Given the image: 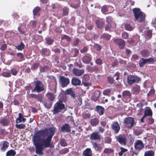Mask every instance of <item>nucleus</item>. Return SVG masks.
<instances>
[{"instance_id":"obj_61","label":"nucleus","mask_w":156,"mask_h":156,"mask_svg":"<svg viewBox=\"0 0 156 156\" xmlns=\"http://www.w3.org/2000/svg\"><path fill=\"white\" fill-rule=\"evenodd\" d=\"M17 56L20 57L21 58H23V55L21 53H18L17 54Z\"/></svg>"},{"instance_id":"obj_33","label":"nucleus","mask_w":156,"mask_h":156,"mask_svg":"<svg viewBox=\"0 0 156 156\" xmlns=\"http://www.w3.org/2000/svg\"><path fill=\"white\" fill-rule=\"evenodd\" d=\"M40 9L39 7H35L33 10V12L34 15L37 14L38 12L40 11Z\"/></svg>"},{"instance_id":"obj_41","label":"nucleus","mask_w":156,"mask_h":156,"mask_svg":"<svg viewBox=\"0 0 156 156\" xmlns=\"http://www.w3.org/2000/svg\"><path fill=\"white\" fill-rule=\"evenodd\" d=\"M102 11L103 13H105L107 11V8L106 6H104L102 9Z\"/></svg>"},{"instance_id":"obj_15","label":"nucleus","mask_w":156,"mask_h":156,"mask_svg":"<svg viewBox=\"0 0 156 156\" xmlns=\"http://www.w3.org/2000/svg\"><path fill=\"white\" fill-rule=\"evenodd\" d=\"M100 138V136L99 134V133L95 132L91 134L90 138L93 140H98Z\"/></svg>"},{"instance_id":"obj_45","label":"nucleus","mask_w":156,"mask_h":156,"mask_svg":"<svg viewBox=\"0 0 156 156\" xmlns=\"http://www.w3.org/2000/svg\"><path fill=\"white\" fill-rule=\"evenodd\" d=\"M16 126L17 128L19 129H23V128L25 126L24 125L22 124H19V125H16Z\"/></svg>"},{"instance_id":"obj_59","label":"nucleus","mask_w":156,"mask_h":156,"mask_svg":"<svg viewBox=\"0 0 156 156\" xmlns=\"http://www.w3.org/2000/svg\"><path fill=\"white\" fill-rule=\"evenodd\" d=\"M87 50V48H84L83 49L81 50V52L82 53H84Z\"/></svg>"},{"instance_id":"obj_55","label":"nucleus","mask_w":156,"mask_h":156,"mask_svg":"<svg viewBox=\"0 0 156 156\" xmlns=\"http://www.w3.org/2000/svg\"><path fill=\"white\" fill-rule=\"evenodd\" d=\"M96 63L97 64L100 65L102 63V61L101 59H98L96 61Z\"/></svg>"},{"instance_id":"obj_1","label":"nucleus","mask_w":156,"mask_h":156,"mask_svg":"<svg viewBox=\"0 0 156 156\" xmlns=\"http://www.w3.org/2000/svg\"><path fill=\"white\" fill-rule=\"evenodd\" d=\"M53 135V132L50 129L39 131L35 133L33 140L34 144L36 147V153L40 155L43 154V149L50 145Z\"/></svg>"},{"instance_id":"obj_31","label":"nucleus","mask_w":156,"mask_h":156,"mask_svg":"<svg viewBox=\"0 0 156 156\" xmlns=\"http://www.w3.org/2000/svg\"><path fill=\"white\" fill-rule=\"evenodd\" d=\"M146 63H147L146 59L142 58L140 61L139 65L140 67H142Z\"/></svg>"},{"instance_id":"obj_60","label":"nucleus","mask_w":156,"mask_h":156,"mask_svg":"<svg viewBox=\"0 0 156 156\" xmlns=\"http://www.w3.org/2000/svg\"><path fill=\"white\" fill-rule=\"evenodd\" d=\"M6 48V45L5 44H4L2 45L1 49L2 50H4Z\"/></svg>"},{"instance_id":"obj_37","label":"nucleus","mask_w":156,"mask_h":156,"mask_svg":"<svg viewBox=\"0 0 156 156\" xmlns=\"http://www.w3.org/2000/svg\"><path fill=\"white\" fill-rule=\"evenodd\" d=\"M89 76L88 75L85 74L83 76V81H87L89 79Z\"/></svg>"},{"instance_id":"obj_2","label":"nucleus","mask_w":156,"mask_h":156,"mask_svg":"<svg viewBox=\"0 0 156 156\" xmlns=\"http://www.w3.org/2000/svg\"><path fill=\"white\" fill-rule=\"evenodd\" d=\"M133 12L135 19L137 21L141 22L144 20L145 15L139 9H133Z\"/></svg>"},{"instance_id":"obj_22","label":"nucleus","mask_w":156,"mask_h":156,"mask_svg":"<svg viewBox=\"0 0 156 156\" xmlns=\"http://www.w3.org/2000/svg\"><path fill=\"white\" fill-rule=\"evenodd\" d=\"M154 152L152 150H149L146 151L145 153L144 156H154Z\"/></svg>"},{"instance_id":"obj_12","label":"nucleus","mask_w":156,"mask_h":156,"mask_svg":"<svg viewBox=\"0 0 156 156\" xmlns=\"http://www.w3.org/2000/svg\"><path fill=\"white\" fill-rule=\"evenodd\" d=\"M71 83L73 85L77 86L80 85L81 83V82L77 78L74 77L72 79Z\"/></svg>"},{"instance_id":"obj_25","label":"nucleus","mask_w":156,"mask_h":156,"mask_svg":"<svg viewBox=\"0 0 156 156\" xmlns=\"http://www.w3.org/2000/svg\"><path fill=\"white\" fill-rule=\"evenodd\" d=\"M47 96L49 99L53 100L55 98V95L51 93H48L47 94Z\"/></svg>"},{"instance_id":"obj_42","label":"nucleus","mask_w":156,"mask_h":156,"mask_svg":"<svg viewBox=\"0 0 156 156\" xmlns=\"http://www.w3.org/2000/svg\"><path fill=\"white\" fill-rule=\"evenodd\" d=\"M24 47V44L23 43H22L20 45H19L17 46L16 48L18 50H22Z\"/></svg>"},{"instance_id":"obj_56","label":"nucleus","mask_w":156,"mask_h":156,"mask_svg":"<svg viewBox=\"0 0 156 156\" xmlns=\"http://www.w3.org/2000/svg\"><path fill=\"white\" fill-rule=\"evenodd\" d=\"M148 122L150 124H152L154 122V120L152 118H150L148 119Z\"/></svg>"},{"instance_id":"obj_30","label":"nucleus","mask_w":156,"mask_h":156,"mask_svg":"<svg viewBox=\"0 0 156 156\" xmlns=\"http://www.w3.org/2000/svg\"><path fill=\"white\" fill-rule=\"evenodd\" d=\"M9 145V143L7 142H4L3 145L2 147L1 150L3 151H4L7 148Z\"/></svg>"},{"instance_id":"obj_8","label":"nucleus","mask_w":156,"mask_h":156,"mask_svg":"<svg viewBox=\"0 0 156 156\" xmlns=\"http://www.w3.org/2000/svg\"><path fill=\"white\" fill-rule=\"evenodd\" d=\"M43 86L42 84L40 82L37 81L36 83L35 88L32 90V92L36 91L37 92H39L43 90Z\"/></svg>"},{"instance_id":"obj_51","label":"nucleus","mask_w":156,"mask_h":156,"mask_svg":"<svg viewBox=\"0 0 156 156\" xmlns=\"http://www.w3.org/2000/svg\"><path fill=\"white\" fill-rule=\"evenodd\" d=\"M128 37V34L126 32L123 33L122 34V37L123 38L126 39Z\"/></svg>"},{"instance_id":"obj_62","label":"nucleus","mask_w":156,"mask_h":156,"mask_svg":"<svg viewBox=\"0 0 156 156\" xmlns=\"http://www.w3.org/2000/svg\"><path fill=\"white\" fill-rule=\"evenodd\" d=\"M143 112V110L142 109H140L139 110V112L138 113V115H140L142 114Z\"/></svg>"},{"instance_id":"obj_32","label":"nucleus","mask_w":156,"mask_h":156,"mask_svg":"<svg viewBox=\"0 0 156 156\" xmlns=\"http://www.w3.org/2000/svg\"><path fill=\"white\" fill-rule=\"evenodd\" d=\"M93 146L96 150L99 151L101 148V146L99 144H98L96 143L93 144Z\"/></svg>"},{"instance_id":"obj_14","label":"nucleus","mask_w":156,"mask_h":156,"mask_svg":"<svg viewBox=\"0 0 156 156\" xmlns=\"http://www.w3.org/2000/svg\"><path fill=\"white\" fill-rule=\"evenodd\" d=\"M100 95V92L99 91H96L94 92L92 96V99L95 101L99 98Z\"/></svg>"},{"instance_id":"obj_20","label":"nucleus","mask_w":156,"mask_h":156,"mask_svg":"<svg viewBox=\"0 0 156 156\" xmlns=\"http://www.w3.org/2000/svg\"><path fill=\"white\" fill-rule=\"evenodd\" d=\"M62 130L63 132H69L70 131L69 126V125L66 124L62 126Z\"/></svg>"},{"instance_id":"obj_63","label":"nucleus","mask_w":156,"mask_h":156,"mask_svg":"<svg viewBox=\"0 0 156 156\" xmlns=\"http://www.w3.org/2000/svg\"><path fill=\"white\" fill-rule=\"evenodd\" d=\"M43 103L45 107H46L47 108H49V106H48L47 105V103H46L44 101V102H43Z\"/></svg>"},{"instance_id":"obj_54","label":"nucleus","mask_w":156,"mask_h":156,"mask_svg":"<svg viewBox=\"0 0 156 156\" xmlns=\"http://www.w3.org/2000/svg\"><path fill=\"white\" fill-rule=\"evenodd\" d=\"M90 115L88 113L85 114L83 115V117L86 119L89 118H90Z\"/></svg>"},{"instance_id":"obj_48","label":"nucleus","mask_w":156,"mask_h":156,"mask_svg":"<svg viewBox=\"0 0 156 156\" xmlns=\"http://www.w3.org/2000/svg\"><path fill=\"white\" fill-rule=\"evenodd\" d=\"M11 73L12 75H16L17 73V71L14 69H13L11 70Z\"/></svg>"},{"instance_id":"obj_9","label":"nucleus","mask_w":156,"mask_h":156,"mask_svg":"<svg viewBox=\"0 0 156 156\" xmlns=\"http://www.w3.org/2000/svg\"><path fill=\"white\" fill-rule=\"evenodd\" d=\"M73 73L76 76H80L84 73V70L83 69H74L73 70Z\"/></svg>"},{"instance_id":"obj_5","label":"nucleus","mask_w":156,"mask_h":156,"mask_svg":"<svg viewBox=\"0 0 156 156\" xmlns=\"http://www.w3.org/2000/svg\"><path fill=\"white\" fill-rule=\"evenodd\" d=\"M134 119L131 117L126 118L124 121V123L128 128L132 127L134 124Z\"/></svg>"},{"instance_id":"obj_18","label":"nucleus","mask_w":156,"mask_h":156,"mask_svg":"<svg viewBox=\"0 0 156 156\" xmlns=\"http://www.w3.org/2000/svg\"><path fill=\"white\" fill-rule=\"evenodd\" d=\"M92 154V151L90 149H87L83 152V155L84 156H91Z\"/></svg>"},{"instance_id":"obj_3","label":"nucleus","mask_w":156,"mask_h":156,"mask_svg":"<svg viewBox=\"0 0 156 156\" xmlns=\"http://www.w3.org/2000/svg\"><path fill=\"white\" fill-rule=\"evenodd\" d=\"M65 106L62 101H59L57 102L54 105V113L64 111L65 110Z\"/></svg>"},{"instance_id":"obj_64","label":"nucleus","mask_w":156,"mask_h":156,"mask_svg":"<svg viewBox=\"0 0 156 156\" xmlns=\"http://www.w3.org/2000/svg\"><path fill=\"white\" fill-rule=\"evenodd\" d=\"M99 131L101 133H103L104 130V129L101 127H99Z\"/></svg>"},{"instance_id":"obj_27","label":"nucleus","mask_w":156,"mask_h":156,"mask_svg":"<svg viewBox=\"0 0 156 156\" xmlns=\"http://www.w3.org/2000/svg\"><path fill=\"white\" fill-rule=\"evenodd\" d=\"M99 122V121L98 119H94L91 120V124L92 126H95L98 124Z\"/></svg>"},{"instance_id":"obj_16","label":"nucleus","mask_w":156,"mask_h":156,"mask_svg":"<svg viewBox=\"0 0 156 156\" xmlns=\"http://www.w3.org/2000/svg\"><path fill=\"white\" fill-rule=\"evenodd\" d=\"M26 119L24 118L23 115L21 113H19V117L16 119V122L17 123H19L20 122H24Z\"/></svg>"},{"instance_id":"obj_40","label":"nucleus","mask_w":156,"mask_h":156,"mask_svg":"<svg viewBox=\"0 0 156 156\" xmlns=\"http://www.w3.org/2000/svg\"><path fill=\"white\" fill-rule=\"evenodd\" d=\"M96 23L97 24V27L98 28L101 27L103 25V24L100 21H97Z\"/></svg>"},{"instance_id":"obj_26","label":"nucleus","mask_w":156,"mask_h":156,"mask_svg":"<svg viewBox=\"0 0 156 156\" xmlns=\"http://www.w3.org/2000/svg\"><path fill=\"white\" fill-rule=\"evenodd\" d=\"M2 75L5 77H10L11 76V74L10 72H4L2 73Z\"/></svg>"},{"instance_id":"obj_47","label":"nucleus","mask_w":156,"mask_h":156,"mask_svg":"<svg viewBox=\"0 0 156 156\" xmlns=\"http://www.w3.org/2000/svg\"><path fill=\"white\" fill-rule=\"evenodd\" d=\"M46 41L47 43L48 44H51L53 42V41L49 38H47L46 39Z\"/></svg>"},{"instance_id":"obj_34","label":"nucleus","mask_w":156,"mask_h":156,"mask_svg":"<svg viewBox=\"0 0 156 156\" xmlns=\"http://www.w3.org/2000/svg\"><path fill=\"white\" fill-rule=\"evenodd\" d=\"M146 60L147 63L149 64L151 63H153L154 62V59L152 58L146 59Z\"/></svg>"},{"instance_id":"obj_4","label":"nucleus","mask_w":156,"mask_h":156,"mask_svg":"<svg viewBox=\"0 0 156 156\" xmlns=\"http://www.w3.org/2000/svg\"><path fill=\"white\" fill-rule=\"evenodd\" d=\"M140 80V78L136 76L129 75L127 77V82L128 84L131 85L135 82H138Z\"/></svg>"},{"instance_id":"obj_23","label":"nucleus","mask_w":156,"mask_h":156,"mask_svg":"<svg viewBox=\"0 0 156 156\" xmlns=\"http://www.w3.org/2000/svg\"><path fill=\"white\" fill-rule=\"evenodd\" d=\"M16 154V152L13 150H11L6 153V156H14Z\"/></svg>"},{"instance_id":"obj_11","label":"nucleus","mask_w":156,"mask_h":156,"mask_svg":"<svg viewBox=\"0 0 156 156\" xmlns=\"http://www.w3.org/2000/svg\"><path fill=\"white\" fill-rule=\"evenodd\" d=\"M114 42L116 44H118L120 48H123L125 45V42L124 41L121 39H117L114 40Z\"/></svg>"},{"instance_id":"obj_43","label":"nucleus","mask_w":156,"mask_h":156,"mask_svg":"<svg viewBox=\"0 0 156 156\" xmlns=\"http://www.w3.org/2000/svg\"><path fill=\"white\" fill-rule=\"evenodd\" d=\"M113 150L111 149H105L104 151V152L105 153H108L112 152L113 151Z\"/></svg>"},{"instance_id":"obj_38","label":"nucleus","mask_w":156,"mask_h":156,"mask_svg":"<svg viewBox=\"0 0 156 156\" xmlns=\"http://www.w3.org/2000/svg\"><path fill=\"white\" fill-rule=\"evenodd\" d=\"M141 54L143 56H145L148 55L149 52L147 50H144L142 51Z\"/></svg>"},{"instance_id":"obj_35","label":"nucleus","mask_w":156,"mask_h":156,"mask_svg":"<svg viewBox=\"0 0 156 156\" xmlns=\"http://www.w3.org/2000/svg\"><path fill=\"white\" fill-rule=\"evenodd\" d=\"M125 28L126 30H133V28L131 27L130 25L126 24L125 25Z\"/></svg>"},{"instance_id":"obj_50","label":"nucleus","mask_w":156,"mask_h":156,"mask_svg":"<svg viewBox=\"0 0 156 156\" xmlns=\"http://www.w3.org/2000/svg\"><path fill=\"white\" fill-rule=\"evenodd\" d=\"M108 81L111 83H112L114 82V80L111 77H109L108 78Z\"/></svg>"},{"instance_id":"obj_52","label":"nucleus","mask_w":156,"mask_h":156,"mask_svg":"<svg viewBox=\"0 0 156 156\" xmlns=\"http://www.w3.org/2000/svg\"><path fill=\"white\" fill-rule=\"evenodd\" d=\"M119 73H115L114 77H115L116 79L117 80H118L119 79Z\"/></svg>"},{"instance_id":"obj_17","label":"nucleus","mask_w":156,"mask_h":156,"mask_svg":"<svg viewBox=\"0 0 156 156\" xmlns=\"http://www.w3.org/2000/svg\"><path fill=\"white\" fill-rule=\"evenodd\" d=\"M152 112L151 109L148 108L147 107L146 108L144 111V116H151L152 115Z\"/></svg>"},{"instance_id":"obj_29","label":"nucleus","mask_w":156,"mask_h":156,"mask_svg":"<svg viewBox=\"0 0 156 156\" xmlns=\"http://www.w3.org/2000/svg\"><path fill=\"white\" fill-rule=\"evenodd\" d=\"M1 123L3 126H6L8 124L9 121L6 119H3L0 121Z\"/></svg>"},{"instance_id":"obj_7","label":"nucleus","mask_w":156,"mask_h":156,"mask_svg":"<svg viewBox=\"0 0 156 156\" xmlns=\"http://www.w3.org/2000/svg\"><path fill=\"white\" fill-rule=\"evenodd\" d=\"M59 83L62 87L66 86L69 83V80L68 78H66L63 76L60 77Z\"/></svg>"},{"instance_id":"obj_19","label":"nucleus","mask_w":156,"mask_h":156,"mask_svg":"<svg viewBox=\"0 0 156 156\" xmlns=\"http://www.w3.org/2000/svg\"><path fill=\"white\" fill-rule=\"evenodd\" d=\"M65 94H70L73 98L75 97V94L74 93L72 89L71 88L67 89L65 91Z\"/></svg>"},{"instance_id":"obj_24","label":"nucleus","mask_w":156,"mask_h":156,"mask_svg":"<svg viewBox=\"0 0 156 156\" xmlns=\"http://www.w3.org/2000/svg\"><path fill=\"white\" fill-rule=\"evenodd\" d=\"M122 95L124 98H128L130 97V94L129 91H125L123 92Z\"/></svg>"},{"instance_id":"obj_44","label":"nucleus","mask_w":156,"mask_h":156,"mask_svg":"<svg viewBox=\"0 0 156 156\" xmlns=\"http://www.w3.org/2000/svg\"><path fill=\"white\" fill-rule=\"evenodd\" d=\"M68 12V9L66 8H64L63 9V14L64 15H66Z\"/></svg>"},{"instance_id":"obj_58","label":"nucleus","mask_w":156,"mask_h":156,"mask_svg":"<svg viewBox=\"0 0 156 156\" xmlns=\"http://www.w3.org/2000/svg\"><path fill=\"white\" fill-rule=\"evenodd\" d=\"M138 58V57L136 55H134L132 56V58L134 60H136Z\"/></svg>"},{"instance_id":"obj_39","label":"nucleus","mask_w":156,"mask_h":156,"mask_svg":"<svg viewBox=\"0 0 156 156\" xmlns=\"http://www.w3.org/2000/svg\"><path fill=\"white\" fill-rule=\"evenodd\" d=\"M111 92V90L110 89H108L106 90H105L103 92V94L105 95H109V94Z\"/></svg>"},{"instance_id":"obj_13","label":"nucleus","mask_w":156,"mask_h":156,"mask_svg":"<svg viewBox=\"0 0 156 156\" xmlns=\"http://www.w3.org/2000/svg\"><path fill=\"white\" fill-rule=\"evenodd\" d=\"M112 128L115 131L116 133H117L120 129V127L117 122H114L112 126Z\"/></svg>"},{"instance_id":"obj_46","label":"nucleus","mask_w":156,"mask_h":156,"mask_svg":"<svg viewBox=\"0 0 156 156\" xmlns=\"http://www.w3.org/2000/svg\"><path fill=\"white\" fill-rule=\"evenodd\" d=\"M102 37L104 38H105L107 40H109L110 37V36L108 34H104L102 35Z\"/></svg>"},{"instance_id":"obj_49","label":"nucleus","mask_w":156,"mask_h":156,"mask_svg":"<svg viewBox=\"0 0 156 156\" xmlns=\"http://www.w3.org/2000/svg\"><path fill=\"white\" fill-rule=\"evenodd\" d=\"M62 39H66L67 41H69L70 40V38L66 35H64L62 37Z\"/></svg>"},{"instance_id":"obj_10","label":"nucleus","mask_w":156,"mask_h":156,"mask_svg":"<svg viewBox=\"0 0 156 156\" xmlns=\"http://www.w3.org/2000/svg\"><path fill=\"white\" fill-rule=\"evenodd\" d=\"M117 140L121 144H125L126 143V138L124 136L120 135L116 137Z\"/></svg>"},{"instance_id":"obj_6","label":"nucleus","mask_w":156,"mask_h":156,"mask_svg":"<svg viewBox=\"0 0 156 156\" xmlns=\"http://www.w3.org/2000/svg\"><path fill=\"white\" fill-rule=\"evenodd\" d=\"M134 147L137 150L140 151L143 149L144 145L143 142L140 140H137L134 143Z\"/></svg>"},{"instance_id":"obj_28","label":"nucleus","mask_w":156,"mask_h":156,"mask_svg":"<svg viewBox=\"0 0 156 156\" xmlns=\"http://www.w3.org/2000/svg\"><path fill=\"white\" fill-rule=\"evenodd\" d=\"M83 62L87 63H89L90 60V58L88 56H85L83 57Z\"/></svg>"},{"instance_id":"obj_36","label":"nucleus","mask_w":156,"mask_h":156,"mask_svg":"<svg viewBox=\"0 0 156 156\" xmlns=\"http://www.w3.org/2000/svg\"><path fill=\"white\" fill-rule=\"evenodd\" d=\"M82 85H83L85 87H87L91 86V84L90 83L86 82L84 81H83Z\"/></svg>"},{"instance_id":"obj_53","label":"nucleus","mask_w":156,"mask_h":156,"mask_svg":"<svg viewBox=\"0 0 156 156\" xmlns=\"http://www.w3.org/2000/svg\"><path fill=\"white\" fill-rule=\"evenodd\" d=\"M69 151L68 149L67 148H65L62 150V152H61L62 154H65L67 153Z\"/></svg>"},{"instance_id":"obj_21","label":"nucleus","mask_w":156,"mask_h":156,"mask_svg":"<svg viewBox=\"0 0 156 156\" xmlns=\"http://www.w3.org/2000/svg\"><path fill=\"white\" fill-rule=\"evenodd\" d=\"M96 110L100 115H101L104 113V109L101 106H98L97 107Z\"/></svg>"},{"instance_id":"obj_57","label":"nucleus","mask_w":156,"mask_h":156,"mask_svg":"<svg viewBox=\"0 0 156 156\" xmlns=\"http://www.w3.org/2000/svg\"><path fill=\"white\" fill-rule=\"evenodd\" d=\"M94 48L98 50H100L101 48L100 46L98 44H96L95 45Z\"/></svg>"}]
</instances>
